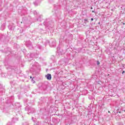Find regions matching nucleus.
<instances>
[{"label":"nucleus","mask_w":125,"mask_h":125,"mask_svg":"<svg viewBox=\"0 0 125 125\" xmlns=\"http://www.w3.org/2000/svg\"><path fill=\"white\" fill-rule=\"evenodd\" d=\"M17 121H18V118L14 117L12 118L11 123H12L13 124H15V123H16V122H17Z\"/></svg>","instance_id":"obj_10"},{"label":"nucleus","mask_w":125,"mask_h":125,"mask_svg":"<svg viewBox=\"0 0 125 125\" xmlns=\"http://www.w3.org/2000/svg\"><path fill=\"white\" fill-rule=\"evenodd\" d=\"M26 20H28V19L27 18H22V21H26Z\"/></svg>","instance_id":"obj_16"},{"label":"nucleus","mask_w":125,"mask_h":125,"mask_svg":"<svg viewBox=\"0 0 125 125\" xmlns=\"http://www.w3.org/2000/svg\"><path fill=\"white\" fill-rule=\"evenodd\" d=\"M93 21V18H91V21Z\"/></svg>","instance_id":"obj_26"},{"label":"nucleus","mask_w":125,"mask_h":125,"mask_svg":"<svg viewBox=\"0 0 125 125\" xmlns=\"http://www.w3.org/2000/svg\"><path fill=\"white\" fill-rule=\"evenodd\" d=\"M34 4L35 5V6H38V5H39V2H38V1H35L34 2Z\"/></svg>","instance_id":"obj_13"},{"label":"nucleus","mask_w":125,"mask_h":125,"mask_svg":"<svg viewBox=\"0 0 125 125\" xmlns=\"http://www.w3.org/2000/svg\"><path fill=\"white\" fill-rule=\"evenodd\" d=\"M93 9V8H92V7H91V9Z\"/></svg>","instance_id":"obj_30"},{"label":"nucleus","mask_w":125,"mask_h":125,"mask_svg":"<svg viewBox=\"0 0 125 125\" xmlns=\"http://www.w3.org/2000/svg\"><path fill=\"white\" fill-rule=\"evenodd\" d=\"M6 125H13V123L12 122H8L7 123Z\"/></svg>","instance_id":"obj_15"},{"label":"nucleus","mask_w":125,"mask_h":125,"mask_svg":"<svg viewBox=\"0 0 125 125\" xmlns=\"http://www.w3.org/2000/svg\"><path fill=\"white\" fill-rule=\"evenodd\" d=\"M45 78L47 79L48 81L51 80V74H47V75L45 76Z\"/></svg>","instance_id":"obj_8"},{"label":"nucleus","mask_w":125,"mask_h":125,"mask_svg":"<svg viewBox=\"0 0 125 125\" xmlns=\"http://www.w3.org/2000/svg\"><path fill=\"white\" fill-rule=\"evenodd\" d=\"M84 21H85V22H87V19H84Z\"/></svg>","instance_id":"obj_24"},{"label":"nucleus","mask_w":125,"mask_h":125,"mask_svg":"<svg viewBox=\"0 0 125 125\" xmlns=\"http://www.w3.org/2000/svg\"><path fill=\"white\" fill-rule=\"evenodd\" d=\"M42 42V43L43 42H42V40L41 39V40H39V42H38V43L37 44V47L39 49H42V46L40 44V43H41Z\"/></svg>","instance_id":"obj_6"},{"label":"nucleus","mask_w":125,"mask_h":125,"mask_svg":"<svg viewBox=\"0 0 125 125\" xmlns=\"http://www.w3.org/2000/svg\"><path fill=\"white\" fill-rule=\"evenodd\" d=\"M26 14H24V15H25Z\"/></svg>","instance_id":"obj_34"},{"label":"nucleus","mask_w":125,"mask_h":125,"mask_svg":"<svg viewBox=\"0 0 125 125\" xmlns=\"http://www.w3.org/2000/svg\"><path fill=\"white\" fill-rule=\"evenodd\" d=\"M47 43H49V42H45V46H46V44H47Z\"/></svg>","instance_id":"obj_23"},{"label":"nucleus","mask_w":125,"mask_h":125,"mask_svg":"<svg viewBox=\"0 0 125 125\" xmlns=\"http://www.w3.org/2000/svg\"><path fill=\"white\" fill-rule=\"evenodd\" d=\"M37 21H38L39 22H41V17H39L37 19Z\"/></svg>","instance_id":"obj_14"},{"label":"nucleus","mask_w":125,"mask_h":125,"mask_svg":"<svg viewBox=\"0 0 125 125\" xmlns=\"http://www.w3.org/2000/svg\"><path fill=\"white\" fill-rule=\"evenodd\" d=\"M120 125H124V124H123V123H120Z\"/></svg>","instance_id":"obj_25"},{"label":"nucleus","mask_w":125,"mask_h":125,"mask_svg":"<svg viewBox=\"0 0 125 125\" xmlns=\"http://www.w3.org/2000/svg\"><path fill=\"white\" fill-rule=\"evenodd\" d=\"M125 73V71H123L122 72V74H124Z\"/></svg>","instance_id":"obj_28"},{"label":"nucleus","mask_w":125,"mask_h":125,"mask_svg":"<svg viewBox=\"0 0 125 125\" xmlns=\"http://www.w3.org/2000/svg\"><path fill=\"white\" fill-rule=\"evenodd\" d=\"M25 44L29 49H34V47L33 46V44H32V42L28 41V42H26Z\"/></svg>","instance_id":"obj_5"},{"label":"nucleus","mask_w":125,"mask_h":125,"mask_svg":"<svg viewBox=\"0 0 125 125\" xmlns=\"http://www.w3.org/2000/svg\"><path fill=\"white\" fill-rule=\"evenodd\" d=\"M31 81L33 83H35V81H34V78L32 79Z\"/></svg>","instance_id":"obj_22"},{"label":"nucleus","mask_w":125,"mask_h":125,"mask_svg":"<svg viewBox=\"0 0 125 125\" xmlns=\"http://www.w3.org/2000/svg\"><path fill=\"white\" fill-rule=\"evenodd\" d=\"M2 89H3L2 88V85H1V84H0V91H1V90H2Z\"/></svg>","instance_id":"obj_18"},{"label":"nucleus","mask_w":125,"mask_h":125,"mask_svg":"<svg viewBox=\"0 0 125 125\" xmlns=\"http://www.w3.org/2000/svg\"><path fill=\"white\" fill-rule=\"evenodd\" d=\"M16 108L17 110H16V112H18L17 115H21V113L22 112L19 111L21 110V105H20V103H16Z\"/></svg>","instance_id":"obj_2"},{"label":"nucleus","mask_w":125,"mask_h":125,"mask_svg":"<svg viewBox=\"0 0 125 125\" xmlns=\"http://www.w3.org/2000/svg\"><path fill=\"white\" fill-rule=\"evenodd\" d=\"M31 67L30 69V72L33 73V74H36V70L37 69V66L35 64H30Z\"/></svg>","instance_id":"obj_3"},{"label":"nucleus","mask_w":125,"mask_h":125,"mask_svg":"<svg viewBox=\"0 0 125 125\" xmlns=\"http://www.w3.org/2000/svg\"><path fill=\"white\" fill-rule=\"evenodd\" d=\"M100 62H99V61H97V65H100Z\"/></svg>","instance_id":"obj_21"},{"label":"nucleus","mask_w":125,"mask_h":125,"mask_svg":"<svg viewBox=\"0 0 125 125\" xmlns=\"http://www.w3.org/2000/svg\"><path fill=\"white\" fill-rule=\"evenodd\" d=\"M0 40L1 41H2L3 42H4V41H6V37L4 35L0 34Z\"/></svg>","instance_id":"obj_7"},{"label":"nucleus","mask_w":125,"mask_h":125,"mask_svg":"<svg viewBox=\"0 0 125 125\" xmlns=\"http://www.w3.org/2000/svg\"><path fill=\"white\" fill-rule=\"evenodd\" d=\"M21 117L22 118H23V116L22 115H20Z\"/></svg>","instance_id":"obj_29"},{"label":"nucleus","mask_w":125,"mask_h":125,"mask_svg":"<svg viewBox=\"0 0 125 125\" xmlns=\"http://www.w3.org/2000/svg\"><path fill=\"white\" fill-rule=\"evenodd\" d=\"M60 43H62V42H61V41H60Z\"/></svg>","instance_id":"obj_27"},{"label":"nucleus","mask_w":125,"mask_h":125,"mask_svg":"<svg viewBox=\"0 0 125 125\" xmlns=\"http://www.w3.org/2000/svg\"><path fill=\"white\" fill-rule=\"evenodd\" d=\"M30 79H32V77L31 76L30 77Z\"/></svg>","instance_id":"obj_33"},{"label":"nucleus","mask_w":125,"mask_h":125,"mask_svg":"<svg viewBox=\"0 0 125 125\" xmlns=\"http://www.w3.org/2000/svg\"><path fill=\"white\" fill-rule=\"evenodd\" d=\"M32 119L33 121L35 123V122H36V118L32 117Z\"/></svg>","instance_id":"obj_20"},{"label":"nucleus","mask_w":125,"mask_h":125,"mask_svg":"<svg viewBox=\"0 0 125 125\" xmlns=\"http://www.w3.org/2000/svg\"><path fill=\"white\" fill-rule=\"evenodd\" d=\"M50 46L51 47H55L56 46V43L53 41L50 43Z\"/></svg>","instance_id":"obj_9"},{"label":"nucleus","mask_w":125,"mask_h":125,"mask_svg":"<svg viewBox=\"0 0 125 125\" xmlns=\"http://www.w3.org/2000/svg\"><path fill=\"white\" fill-rule=\"evenodd\" d=\"M123 25H125V23H123Z\"/></svg>","instance_id":"obj_32"},{"label":"nucleus","mask_w":125,"mask_h":125,"mask_svg":"<svg viewBox=\"0 0 125 125\" xmlns=\"http://www.w3.org/2000/svg\"><path fill=\"white\" fill-rule=\"evenodd\" d=\"M43 24L45 27H47V28H52L53 26L54 25V23L50 19H48L45 20V21L43 22Z\"/></svg>","instance_id":"obj_1"},{"label":"nucleus","mask_w":125,"mask_h":125,"mask_svg":"<svg viewBox=\"0 0 125 125\" xmlns=\"http://www.w3.org/2000/svg\"><path fill=\"white\" fill-rule=\"evenodd\" d=\"M92 12H93V13L94 12V11H92Z\"/></svg>","instance_id":"obj_31"},{"label":"nucleus","mask_w":125,"mask_h":125,"mask_svg":"<svg viewBox=\"0 0 125 125\" xmlns=\"http://www.w3.org/2000/svg\"><path fill=\"white\" fill-rule=\"evenodd\" d=\"M29 58H37V57L35 56V55L34 54V53H31L30 55H29Z\"/></svg>","instance_id":"obj_11"},{"label":"nucleus","mask_w":125,"mask_h":125,"mask_svg":"<svg viewBox=\"0 0 125 125\" xmlns=\"http://www.w3.org/2000/svg\"><path fill=\"white\" fill-rule=\"evenodd\" d=\"M29 123H28V122H24L23 123H22V125H28Z\"/></svg>","instance_id":"obj_17"},{"label":"nucleus","mask_w":125,"mask_h":125,"mask_svg":"<svg viewBox=\"0 0 125 125\" xmlns=\"http://www.w3.org/2000/svg\"><path fill=\"white\" fill-rule=\"evenodd\" d=\"M25 111H28V113H35V108L31 107L30 106H26L25 108Z\"/></svg>","instance_id":"obj_4"},{"label":"nucleus","mask_w":125,"mask_h":125,"mask_svg":"<svg viewBox=\"0 0 125 125\" xmlns=\"http://www.w3.org/2000/svg\"><path fill=\"white\" fill-rule=\"evenodd\" d=\"M4 29H5V25H4V24H2L0 27V30H1L2 31H3V30H4Z\"/></svg>","instance_id":"obj_12"},{"label":"nucleus","mask_w":125,"mask_h":125,"mask_svg":"<svg viewBox=\"0 0 125 125\" xmlns=\"http://www.w3.org/2000/svg\"><path fill=\"white\" fill-rule=\"evenodd\" d=\"M58 50L59 51V52H61V50H60V47H58Z\"/></svg>","instance_id":"obj_19"}]
</instances>
